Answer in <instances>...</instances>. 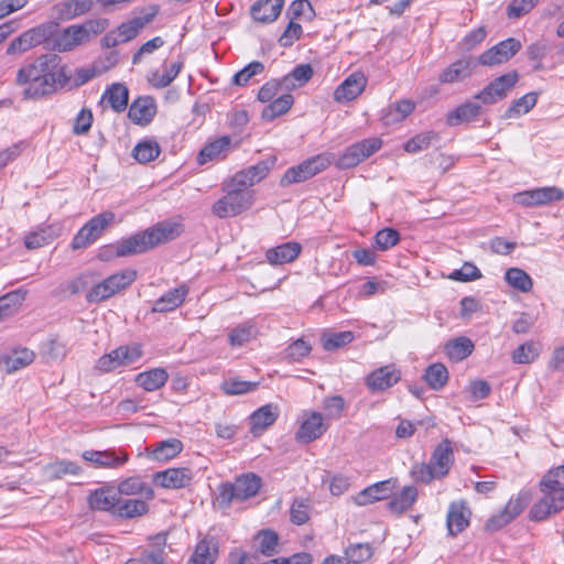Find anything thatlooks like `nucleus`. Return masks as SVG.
<instances>
[{
	"label": "nucleus",
	"instance_id": "nucleus-1",
	"mask_svg": "<svg viewBox=\"0 0 564 564\" xmlns=\"http://www.w3.org/2000/svg\"><path fill=\"white\" fill-rule=\"evenodd\" d=\"M180 234L181 227L178 224L161 221L145 230L117 241L112 248L117 257L139 254L175 239Z\"/></svg>",
	"mask_w": 564,
	"mask_h": 564
},
{
	"label": "nucleus",
	"instance_id": "nucleus-2",
	"mask_svg": "<svg viewBox=\"0 0 564 564\" xmlns=\"http://www.w3.org/2000/svg\"><path fill=\"white\" fill-rule=\"evenodd\" d=\"M61 62L56 54H42L33 62L19 68L15 77L18 86H25L23 96L25 99H39L50 95L52 84L50 72Z\"/></svg>",
	"mask_w": 564,
	"mask_h": 564
},
{
	"label": "nucleus",
	"instance_id": "nucleus-3",
	"mask_svg": "<svg viewBox=\"0 0 564 564\" xmlns=\"http://www.w3.org/2000/svg\"><path fill=\"white\" fill-rule=\"evenodd\" d=\"M542 497L532 506L530 519L542 521L564 509V465L549 470L540 481Z\"/></svg>",
	"mask_w": 564,
	"mask_h": 564
},
{
	"label": "nucleus",
	"instance_id": "nucleus-4",
	"mask_svg": "<svg viewBox=\"0 0 564 564\" xmlns=\"http://www.w3.org/2000/svg\"><path fill=\"white\" fill-rule=\"evenodd\" d=\"M454 460L452 442L444 438L434 448L430 462L414 464L410 475L416 482L431 484L433 480L446 477L454 465Z\"/></svg>",
	"mask_w": 564,
	"mask_h": 564
},
{
	"label": "nucleus",
	"instance_id": "nucleus-5",
	"mask_svg": "<svg viewBox=\"0 0 564 564\" xmlns=\"http://www.w3.org/2000/svg\"><path fill=\"white\" fill-rule=\"evenodd\" d=\"M225 195L213 205V213L219 218L234 217L250 208L253 195L238 186H232L230 181L223 185Z\"/></svg>",
	"mask_w": 564,
	"mask_h": 564
},
{
	"label": "nucleus",
	"instance_id": "nucleus-6",
	"mask_svg": "<svg viewBox=\"0 0 564 564\" xmlns=\"http://www.w3.org/2000/svg\"><path fill=\"white\" fill-rule=\"evenodd\" d=\"M262 486V479L253 474H245L236 478L232 484H223L219 487V499L229 505L232 501H245L254 497Z\"/></svg>",
	"mask_w": 564,
	"mask_h": 564
},
{
	"label": "nucleus",
	"instance_id": "nucleus-7",
	"mask_svg": "<svg viewBox=\"0 0 564 564\" xmlns=\"http://www.w3.org/2000/svg\"><path fill=\"white\" fill-rule=\"evenodd\" d=\"M137 279V271L124 269L113 273L102 282L96 284L87 294L86 300L89 303H99L106 301L118 292L129 288Z\"/></svg>",
	"mask_w": 564,
	"mask_h": 564
},
{
	"label": "nucleus",
	"instance_id": "nucleus-8",
	"mask_svg": "<svg viewBox=\"0 0 564 564\" xmlns=\"http://www.w3.org/2000/svg\"><path fill=\"white\" fill-rule=\"evenodd\" d=\"M333 160V154L322 153L312 156L299 165L289 167L280 180V185L285 187L291 184L304 182L326 170Z\"/></svg>",
	"mask_w": 564,
	"mask_h": 564
},
{
	"label": "nucleus",
	"instance_id": "nucleus-9",
	"mask_svg": "<svg viewBox=\"0 0 564 564\" xmlns=\"http://www.w3.org/2000/svg\"><path fill=\"white\" fill-rule=\"evenodd\" d=\"M44 26H52L50 36L45 40V48L55 52H68L75 47L85 44L83 31L77 24L69 25L59 30L58 24L54 22L44 23Z\"/></svg>",
	"mask_w": 564,
	"mask_h": 564
},
{
	"label": "nucleus",
	"instance_id": "nucleus-10",
	"mask_svg": "<svg viewBox=\"0 0 564 564\" xmlns=\"http://www.w3.org/2000/svg\"><path fill=\"white\" fill-rule=\"evenodd\" d=\"M113 220L115 214L109 210L96 215L75 235L72 240V248L74 250L87 248L102 235L106 227Z\"/></svg>",
	"mask_w": 564,
	"mask_h": 564
},
{
	"label": "nucleus",
	"instance_id": "nucleus-11",
	"mask_svg": "<svg viewBox=\"0 0 564 564\" xmlns=\"http://www.w3.org/2000/svg\"><path fill=\"white\" fill-rule=\"evenodd\" d=\"M329 426V422L325 421L321 412L313 410L303 411L299 430L295 433V440L300 443L308 444L321 438Z\"/></svg>",
	"mask_w": 564,
	"mask_h": 564
},
{
	"label": "nucleus",
	"instance_id": "nucleus-12",
	"mask_svg": "<svg viewBox=\"0 0 564 564\" xmlns=\"http://www.w3.org/2000/svg\"><path fill=\"white\" fill-rule=\"evenodd\" d=\"M519 80L518 72L503 74L485 86L474 98L484 105H494L506 98Z\"/></svg>",
	"mask_w": 564,
	"mask_h": 564
},
{
	"label": "nucleus",
	"instance_id": "nucleus-13",
	"mask_svg": "<svg viewBox=\"0 0 564 564\" xmlns=\"http://www.w3.org/2000/svg\"><path fill=\"white\" fill-rule=\"evenodd\" d=\"M531 501V494L522 490L516 497H511L506 507L491 516L486 523V530L498 531L517 518Z\"/></svg>",
	"mask_w": 564,
	"mask_h": 564
},
{
	"label": "nucleus",
	"instance_id": "nucleus-14",
	"mask_svg": "<svg viewBox=\"0 0 564 564\" xmlns=\"http://www.w3.org/2000/svg\"><path fill=\"white\" fill-rule=\"evenodd\" d=\"M531 501V494L522 490L516 497H511L506 507L491 516L486 523V530L498 531L517 518Z\"/></svg>",
	"mask_w": 564,
	"mask_h": 564
},
{
	"label": "nucleus",
	"instance_id": "nucleus-15",
	"mask_svg": "<svg viewBox=\"0 0 564 564\" xmlns=\"http://www.w3.org/2000/svg\"><path fill=\"white\" fill-rule=\"evenodd\" d=\"M381 140L378 138L365 139L348 147L336 160L335 165L340 170L355 167L381 148Z\"/></svg>",
	"mask_w": 564,
	"mask_h": 564
},
{
	"label": "nucleus",
	"instance_id": "nucleus-16",
	"mask_svg": "<svg viewBox=\"0 0 564 564\" xmlns=\"http://www.w3.org/2000/svg\"><path fill=\"white\" fill-rule=\"evenodd\" d=\"M82 457L94 468L116 469L123 466L130 458L126 449L108 448L105 451L88 449L83 452Z\"/></svg>",
	"mask_w": 564,
	"mask_h": 564
},
{
	"label": "nucleus",
	"instance_id": "nucleus-17",
	"mask_svg": "<svg viewBox=\"0 0 564 564\" xmlns=\"http://www.w3.org/2000/svg\"><path fill=\"white\" fill-rule=\"evenodd\" d=\"M51 28L52 26H44V23H42L23 32L9 44L7 54L20 55L35 46H45V40H47V36L51 34Z\"/></svg>",
	"mask_w": 564,
	"mask_h": 564
},
{
	"label": "nucleus",
	"instance_id": "nucleus-18",
	"mask_svg": "<svg viewBox=\"0 0 564 564\" xmlns=\"http://www.w3.org/2000/svg\"><path fill=\"white\" fill-rule=\"evenodd\" d=\"M521 50V43L514 37L499 42L485 51L478 58L484 66H495L508 62Z\"/></svg>",
	"mask_w": 564,
	"mask_h": 564
},
{
	"label": "nucleus",
	"instance_id": "nucleus-19",
	"mask_svg": "<svg viewBox=\"0 0 564 564\" xmlns=\"http://www.w3.org/2000/svg\"><path fill=\"white\" fill-rule=\"evenodd\" d=\"M274 159L258 162L242 171L237 172L229 181L232 186H238L245 191L262 181L274 165Z\"/></svg>",
	"mask_w": 564,
	"mask_h": 564
},
{
	"label": "nucleus",
	"instance_id": "nucleus-20",
	"mask_svg": "<svg viewBox=\"0 0 564 564\" xmlns=\"http://www.w3.org/2000/svg\"><path fill=\"white\" fill-rule=\"evenodd\" d=\"M193 471L189 468H169L158 471L153 476L154 482L163 488L180 489L189 486L193 480Z\"/></svg>",
	"mask_w": 564,
	"mask_h": 564
},
{
	"label": "nucleus",
	"instance_id": "nucleus-21",
	"mask_svg": "<svg viewBox=\"0 0 564 564\" xmlns=\"http://www.w3.org/2000/svg\"><path fill=\"white\" fill-rule=\"evenodd\" d=\"M367 77L361 72L350 74L334 91L338 102L356 99L366 88Z\"/></svg>",
	"mask_w": 564,
	"mask_h": 564
},
{
	"label": "nucleus",
	"instance_id": "nucleus-22",
	"mask_svg": "<svg viewBox=\"0 0 564 564\" xmlns=\"http://www.w3.org/2000/svg\"><path fill=\"white\" fill-rule=\"evenodd\" d=\"M401 372L394 366L388 365L372 371L366 379L371 391H383L399 382Z\"/></svg>",
	"mask_w": 564,
	"mask_h": 564
},
{
	"label": "nucleus",
	"instance_id": "nucleus-23",
	"mask_svg": "<svg viewBox=\"0 0 564 564\" xmlns=\"http://www.w3.org/2000/svg\"><path fill=\"white\" fill-rule=\"evenodd\" d=\"M159 8L156 6H150L143 10L141 17H135L127 22L121 23L117 30L122 39V42L133 40L148 23H150L158 14Z\"/></svg>",
	"mask_w": 564,
	"mask_h": 564
},
{
	"label": "nucleus",
	"instance_id": "nucleus-24",
	"mask_svg": "<svg viewBox=\"0 0 564 564\" xmlns=\"http://www.w3.org/2000/svg\"><path fill=\"white\" fill-rule=\"evenodd\" d=\"M478 61L474 57H464L452 63L440 75L438 80L445 84H452L464 80L473 75Z\"/></svg>",
	"mask_w": 564,
	"mask_h": 564
},
{
	"label": "nucleus",
	"instance_id": "nucleus-25",
	"mask_svg": "<svg viewBox=\"0 0 564 564\" xmlns=\"http://www.w3.org/2000/svg\"><path fill=\"white\" fill-rule=\"evenodd\" d=\"M156 113L155 100L152 97H139L131 104L128 117L137 124H149Z\"/></svg>",
	"mask_w": 564,
	"mask_h": 564
},
{
	"label": "nucleus",
	"instance_id": "nucleus-26",
	"mask_svg": "<svg viewBox=\"0 0 564 564\" xmlns=\"http://www.w3.org/2000/svg\"><path fill=\"white\" fill-rule=\"evenodd\" d=\"M470 511L463 501H454L449 505L446 525L452 536L457 535L469 524Z\"/></svg>",
	"mask_w": 564,
	"mask_h": 564
},
{
	"label": "nucleus",
	"instance_id": "nucleus-27",
	"mask_svg": "<svg viewBox=\"0 0 564 564\" xmlns=\"http://www.w3.org/2000/svg\"><path fill=\"white\" fill-rule=\"evenodd\" d=\"M94 0H62L53 7V12L59 20H72L89 12Z\"/></svg>",
	"mask_w": 564,
	"mask_h": 564
},
{
	"label": "nucleus",
	"instance_id": "nucleus-28",
	"mask_svg": "<svg viewBox=\"0 0 564 564\" xmlns=\"http://www.w3.org/2000/svg\"><path fill=\"white\" fill-rule=\"evenodd\" d=\"M284 6V0H258L252 4L251 17L261 23H271L275 21Z\"/></svg>",
	"mask_w": 564,
	"mask_h": 564
},
{
	"label": "nucleus",
	"instance_id": "nucleus-29",
	"mask_svg": "<svg viewBox=\"0 0 564 564\" xmlns=\"http://www.w3.org/2000/svg\"><path fill=\"white\" fill-rule=\"evenodd\" d=\"M279 417V408L271 403L262 405L250 415L251 433L261 435Z\"/></svg>",
	"mask_w": 564,
	"mask_h": 564
},
{
	"label": "nucleus",
	"instance_id": "nucleus-30",
	"mask_svg": "<svg viewBox=\"0 0 564 564\" xmlns=\"http://www.w3.org/2000/svg\"><path fill=\"white\" fill-rule=\"evenodd\" d=\"M301 250L300 243L289 241L267 250L265 258L270 264L281 265L294 261L301 253Z\"/></svg>",
	"mask_w": 564,
	"mask_h": 564
},
{
	"label": "nucleus",
	"instance_id": "nucleus-31",
	"mask_svg": "<svg viewBox=\"0 0 564 564\" xmlns=\"http://www.w3.org/2000/svg\"><path fill=\"white\" fill-rule=\"evenodd\" d=\"M188 288L182 284L178 288L167 291L154 302L152 312L166 313L180 307L188 294Z\"/></svg>",
	"mask_w": 564,
	"mask_h": 564
},
{
	"label": "nucleus",
	"instance_id": "nucleus-32",
	"mask_svg": "<svg viewBox=\"0 0 564 564\" xmlns=\"http://www.w3.org/2000/svg\"><path fill=\"white\" fill-rule=\"evenodd\" d=\"M279 534L271 530L264 529L259 531L252 539V547L256 553L271 557L279 552Z\"/></svg>",
	"mask_w": 564,
	"mask_h": 564
},
{
	"label": "nucleus",
	"instance_id": "nucleus-33",
	"mask_svg": "<svg viewBox=\"0 0 564 564\" xmlns=\"http://www.w3.org/2000/svg\"><path fill=\"white\" fill-rule=\"evenodd\" d=\"M118 492L109 487L98 488L88 497V503L91 509L110 511L113 514L118 505Z\"/></svg>",
	"mask_w": 564,
	"mask_h": 564
},
{
	"label": "nucleus",
	"instance_id": "nucleus-34",
	"mask_svg": "<svg viewBox=\"0 0 564 564\" xmlns=\"http://www.w3.org/2000/svg\"><path fill=\"white\" fill-rule=\"evenodd\" d=\"M395 487V481L392 479L377 482L362 490L356 498V502L360 506L371 503L377 500H382L389 497Z\"/></svg>",
	"mask_w": 564,
	"mask_h": 564
},
{
	"label": "nucleus",
	"instance_id": "nucleus-35",
	"mask_svg": "<svg viewBox=\"0 0 564 564\" xmlns=\"http://www.w3.org/2000/svg\"><path fill=\"white\" fill-rule=\"evenodd\" d=\"M231 139L223 135L217 140L206 144L199 152L197 161L200 165L217 159H223L230 151Z\"/></svg>",
	"mask_w": 564,
	"mask_h": 564
},
{
	"label": "nucleus",
	"instance_id": "nucleus-36",
	"mask_svg": "<svg viewBox=\"0 0 564 564\" xmlns=\"http://www.w3.org/2000/svg\"><path fill=\"white\" fill-rule=\"evenodd\" d=\"M35 354L28 348H20L12 351L11 355L1 357L7 373H13L34 361Z\"/></svg>",
	"mask_w": 564,
	"mask_h": 564
},
{
	"label": "nucleus",
	"instance_id": "nucleus-37",
	"mask_svg": "<svg viewBox=\"0 0 564 564\" xmlns=\"http://www.w3.org/2000/svg\"><path fill=\"white\" fill-rule=\"evenodd\" d=\"M474 343L465 336H460L448 340L445 344L444 350L446 356L453 361H462L471 355L474 351Z\"/></svg>",
	"mask_w": 564,
	"mask_h": 564
},
{
	"label": "nucleus",
	"instance_id": "nucleus-38",
	"mask_svg": "<svg viewBox=\"0 0 564 564\" xmlns=\"http://www.w3.org/2000/svg\"><path fill=\"white\" fill-rule=\"evenodd\" d=\"M480 104L475 101H466L447 115L446 123L453 127L463 122H469L480 113Z\"/></svg>",
	"mask_w": 564,
	"mask_h": 564
},
{
	"label": "nucleus",
	"instance_id": "nucleus-39",
	"mask_svg": "<svg viewBox=\"0 0 564 564\" xmlns=\"http://www.w3.org/2000/svg\"><path fill=\"white\" fill-rule=\"evenodd\" d=\"M417 499V490L414 486H405L400 492L393 495L388 503L391 512L400 514L409 510Z\"/></svg>",
	"mask_w": 564,
	"mask_h": 564
},
{
	"label": "nucleus",
	"instance_id": "nucleus-40",
	"mask_svg": "<svg viewBox=\"0 0 564 564\" xmlns=\"http://www.w3.org/2000/svg\"><path fill=\"white\" fill-rule=\"evenodd\" d=\"M169 379V373L163 368H154L137 376L135 382L145 391H155L162 388Z\"/></svg>",
	"mask_w": 564,
	"mask_h": 564
},
{
	"label": "nucleus",
	"instance_id": "nucleus-41",
	"mask_svg": "<svg viewBox=\"0 0 564 564\" xmlns=\"http://www.w3.org/2000/svg\"><path fill=\"white\" fill-rule=\"evenodd\" d=\"M118 496L119 495H140L143 499H152L154 497L153 489L147 485L140 477L133 476L122 480L118 485Z\"/></svg>",
	"mask_w": 564,
	"mask_h": 564
},
{
	"label": "nucleus",
	"instance_id": "nucleus-42",
	"mask_svg": "<svg viewBox=\"0 0 564 564\" xmlns=\"http://www.w3.org/2000/svg\"><path fill=\"white\" fill-rule=\"evenodd\" d=\"M218 555V543L214 539L205 538L199 541L191 557L193 564H213Z\"/></svg>",
	"mask_w": 564,
	"mask_h": 564
},
{
	"label": "nucleus",
	"instance_id": "nucleus-43",
	"mask_svg": "<svg viewBox=\"0 0 564 564\" xmlns=\"http://www.w3.org/2000/svg\"><path fill=\"white\" fill-rule=\"evenodd\" d=\"M183 449V444L177 438H170L154 445L150 457L158 462H167L176 457Z\"/></svg>",
	"mask_w": 564,
	"mask_h": 564
},
{
	"label": "nucleus",
	"instance_id": "nucleus-44",
	"mask_svg": "<svg viewBox=\"0 0 564 564\" xmlns=\"http://www.w3.org/2000/svg\"><path fill=\"white\" fill-rule=\"evenodd\" d=\"M102 100H107L115 111L121 112L128 106L129 90L123 84H112L104 93Z\"/></svg>",
	"mask_w": 564,
	"mask_h": 564
},
{
	"label": "nucleus",
	"instance_id": "nucleus-45",
	"mask_svg": "<svg viewBox=\"0 0 564 564\" xmlns=\"http://www.w3.org/2000/svg\"><path fill=\"white\" fill-rule=\"evenodd\" d=\"M294 102L293 96L290 94H283L278 98L271 100L262 110L261 117L264 120L271 121L275 118L286 113Z\"/></svg>",
	"mask_w": 564,
	"mask_h": 564
},
{
	"label": "nucleus",
	"instance_id": "nucleus-46",
	"mask_svg": "<svg viewBox=\"0 0 564 564\" xmlns=\"http://www.w3.org/2000/svg\"><path fill=\"white\" fill-rule=\"evenodd\" d=\"M148 512V505L142 499H121L119 497L117 508L115 509V516L121 518H134L140 517Z\"/></svg>",
	"mask_w": 564,
	"mask_h": 564
},
{
	"label": "nucleus",
	"instance_id": "nucleus-47",
	"mask_svg": "<svg viewBox=\"0 0 564 564\" xmlns=\"http://www.w3.org/2000/svg\"><path fill=\"white\" fill-rule=\"evenodd\" d=\"M313 76V68L310 64L297 65L290 74L282 78L283 87L286 90L295 89L306 84Z\"/></svg>",
	"mask_w": 564,
	"mask_h": 564
},
{
	"label": "nucleus",
	"instance_id": "nucleus-48",
	"mask_svg": "<svg viewBox=\"0 0 564 564\" xmlns=\"http://www.w3.org/2000/svg\"><path fill=\"white\" fill-rule=\"evenodd\" d=\"M256 335L257 327L254 323L248 321L232 328L229 333L228 340L232 347H241L254 338Z\"/></svg>",
	"mask_w": 564,
	"mask_h": 564
},
{
	"label": "nucleus",
	"instance_id": "nucleus-49",
	"mask_svg": "<svg viewBox=\"0 0 564 564\" xmlns=\"http://www.w3.org/2000/svg\"><path fill=\"white\" fill-rule=\"evenodd\" d=\"M182 67L183 63L176 62L171 64L163 74H160L159 70H152L148 75V80L154 88H165L177 77Z\"/></svg>",
	"mask_w": 564,
	"mask_h": 564
},
{
	"label": "nucleus",
	"instance_id": "nucleus-50",
	"mask_svg": "<svg viewBox=\"0 0 564 564\" xmlns=\"http://www.w3.org/2000/svg\"><path fill=\"white\" fill-rule=\"evenodd\" d=\"M424 380L433 390H441L448 381V370L441 364L430 365L424 373Z\"/></svg>",
	"mask_w": 564,
	"mask_h": 564
},
{
	"label": "nucleus",
	"instance_id": "nucleus-51",
	"mask_svg": "<svg viewBox=\"0 0 564 564\" xmlns=\"http://www.w3.org/2000/svg\"><path fill=\"white\" fill-rule=\"evenodd\" d=\"M538 94L529 93L516 99L503 115L505 119L518 118L521 115L528 113L536 104Z\"/></svg>",
	"mask_w": 564,
	"mask_h": 564
},
{
	"label": "nucleus",
	"instance_id": "nucleus-52",
	"mask_svg": "<svg viewBox=\"0 0 564 564\" xmlns=\"http://www.w3.org/2000/svg\"><path fill=\"white\" fill-rule=\"evenodd\" d=\"M161 153L159 143L154 140H143L139 142L132 151L133 158L139 163H149L155 160Z\"/></svg>",
	"mask_w": 564,
	"mask_h": 564
},
{
	"label": "nucleus",
	"instance_id": "nucleus-53",
	"mask_svg": "<svg viewBox=\"0 0 564 564\" xmlns=\"http://www.w3.org/2000/svg\"><path fill=\"white\" fill-rule=\"evenodd\" d=\"M506 282L521 292H529L533 288V281L531 276L520 268H510L505 274Z\"/></svg>",
	"mask_w": 564,
	"mask_h": 564
},
{
	"label": "nucleus",
	"instance_id": "nucleus-54",
	"mask_svg": "<svg viewBox=\"0 0 564 564\" xmlns=\"http://www.w3.org/2000/svg\"><path fill=\"white\" fill-rule=\"evenodd\" d=\"M56 238L52 227H42L25 236L24 246L30 249H39L51 243Z\"/></svg>",
	"mask_w": 564,
	"mask_h": 564
},
{
	"label": "nucleus",
	"instance_id": "nucleus-55",
	"mask_svg": "<svg viewBox=\"0 0 564 564\" xmlns=\"http://www.w3.org/2000/svg\"><path fill=\"white\" fill-rule=\"evenodd\" d=\"M311 502L307 498H295L290 508V520L295 525H302L310 520Z\"/></svg>",
	"mask_w": 564,
	"mask_h": 564
},
{
	"label": "nucleus",
	"instance_id": "nucleus-56",
	"mask_svg": "<svg viewBox=\"0 0 564 564\" xmlns=\"http://www.w3.org/2000/svg\"><path fill=\"white\" fill-rule=\"evenodd\" d=\"M46 475L51 479H59L65 475H79L82 468L70 460H58L45 467Z\"/></svg>",
	"mask_w": 564,
	"mask_h": 564
},
{
	"label": "nucleus",
	"instance_id": "nucleus-57",
	"mask_svg": "<svg viewBox=\"0 0 564 564\" xmlns=\"http://www.w3.org/2000/svg\"><path fill=\"white\" fill-rule=\"evenodd\" d=\"M258 382L229 378L221 382L220 389L227 395H240L256 390Z\"/></svg>",
	"mask_w": 564,
	"mask_h": 564
},
{
	"label": "nucleus",
	"instance_id": "nucleus-58",
	"mask_svg": "<svg viewBox=\"0 0 564 564\" xmlns=\"http://www.w3.org/2000/svg\"><path fill=\"white\" fill-rule=\"evenodd\" d=\"M373 547L369 543H355L345 549V555L348 563L360 564L371 558Z\"/></svg>",
	"mask_w": 564,
	"mask_h": 564
},
{
	"label": "nucleus",
	"instance_id": "nucleus-59",
	"mask_svg": "<svg viewBox=\"0 0 564 564\" xmlns=\"http://www.w3.org/2000/svg\"><path fill=\"white\" fill-rule=\"evenodd\" d=\"M346 409L345 399L341 395H329L323 400V410L325 421L339 420Z\"/></svg>",
	"mask_w": 564,
	"mask_h": 564
},
{
	"label": "nucleus",
	"instance_id": "nucleus-60",
	"mask_svg": "<svg viewBox=\"0 0 564 564\" xmlns=\"http://www.w3.org/2000/svg\"><path fill=\"white\" fill-rule=\"evenodd\" d=\"M354 338V333L349 330L324 334L322 344L325 350L330 351L350 344Z\"/></svg>",
	"mask_w": 564,
	"mask_h": 564
},
{
	"label": "nucleus",
	"instance_id": "nucleus-61",
	"mask_svg": "<svg viewBox=\"0 0 564 564\" xmlns=\"http://www.w3.org/2000/svg\"><path fill=\"white\" fill-rule=\"evenodd\" d=\"M532 199L534 205H545L564 198V192L555 186L540 187L532 189Z\"/></svg>",
	"mask_w": 564,
	"mask_h": 564
},
{
	"label": "nucleus",
	"instance_id": "nucleus-62",
	"mask_svg": "<svg viewBox=\"0 0 564 564\" xmlns=\"http://www.w3.org/2000/svg\"><path fill=\"white\" fill-rule=\"evenodd\" d=\"M56 64L52 70L50 72V76L52 80L50 83L52 84V87L50 89V95L55 93L57 88H64L66 87L72 79V73L68 69L66 65H59Z\"/></svg>",
	"mask_w": 564,
	"mask_h": 564
},
{
	"label": "nucleus",
	"instance_id": "nucleus-63",
	"mask_svg": "<svg viewBox=\"0 0 564 564\" xmlns=\"http://www.w3.org/2000/svg\"><path fill=\"white\" fill-rule=\"evenodd\" d=\"M263 70L264 65L261 62L253 61L236 73L231 83L237 86H245L253 76L261 74Z\"/></svg>",
	"mask_w": 564,
	"mask_h": 564
},
{
	"label": "nucleus",
	"instance_id": "nucleus-64",
	"mask_svg": "<svg viewBox=\"0 0 564 564\" xmlns=\"http://www.w3.org/2000/svg\"><path fill=\"white\" fill-rule=\"evenodd\" d=\"M312 350V346L300 338L289 345L285 349L284 358L290 362H296L308 356Z\"/></svg>",
	"mask_w": 564,
	"mask_h": 564
}]
</instances>
